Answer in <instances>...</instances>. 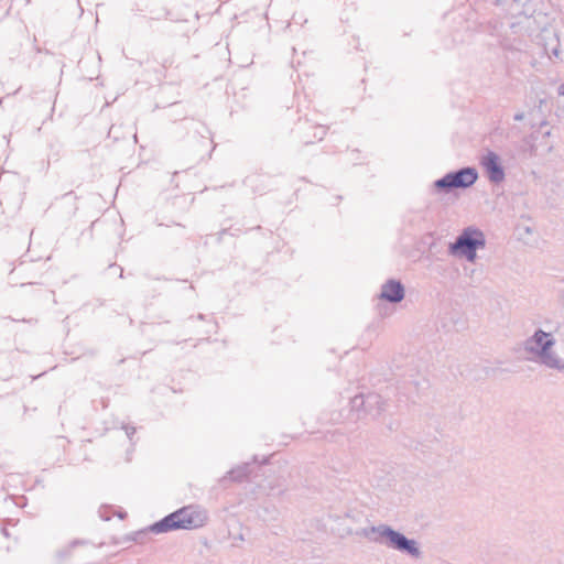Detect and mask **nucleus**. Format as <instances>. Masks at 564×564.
Segmentation results:
<instances>
[{
    "mask_svg": "<svg viewBox=\"0 0 564 564\" xmlns=\"http://www.w3.org/2000/svg\"><path fill=\"white\" fill-rule=\"evenodd\" d=\"M207 520L208 514L204 509L196 505H188L171 512L144 529L126 535L123 540L144 544L150 533L162 534L177 530H195L204 527Z\"/></svg>",
    "mask_w": 564,
    "mask_h": 564,
    "instance_id": "nucleus-1",
    "label": "nucleus"
},
{
    "mask_svg": "<svg viewBox=\"0 0 564 564\" xmlns=\"http://www.w3.org/2000/svg\"><path fill=\"white\" fill-rule=\"evenodd\" d=\"M356 534L364 536L373 543L382 544L388 549L406 554L414 560L422 557V551L419 542L414 539L408 538L391 525L384 523L371 525L362 528L357 531Z\"/></svg>",
    "mask_w": 564,
    "mask_h": 564,
    "instance_id": "nucleus-2",
    "label": "nucleus"
},
{
    "mask_svg": "<svg viewBox=\"0 0 564 564\" xmlns=\"http://www.w3.org/2000/svg\"><path fill=\"white\" fill-rule=\"evenodd\" d=\"M555 338L551 333H546L538 328L532 336L528 337L523 343V349L530 355L528 360L539 362L547 368L564 370V360H562L553 347Z\"/></svg>",
    "mask_w": 564,
    "mask_h": 564,
    "instance_id": "nucleus-3",
    "label": "nucleus"
},
{
    "mask_svg": "<svg viewBox=\"0 0 564 564\" xmlns=\"http://www.w3.org/2000/svg\"><path fill=\"white\" fill-rule=\"evenodd\" d=\"M486 246L484 232L474 226H468L462 230L454 242L448 245V252L452 256L465 258L469 262L477 259V250Z\"/></svg>",
    "mask_w": 564,
    "mask_h": 564,
    "instance_id": "nucleus-4",
    "label": "nucleus"
},
{
    "mask_svg": "<svg viewBox=\"0 0 564 564\" xmlns=\"http://www.w3.org/2000/svg\"><path fill=\"white\" fill-rule=\"evenodd\" d=\"M478 176L476 167L464 166L448 172L443 177L434 181L433 189L438 194H448L455 189H466L477 182Z\"/></svg>",
    "mask_w": 564,
    "mask_h": 564,
    "instance_id": "nucleus-5",
    "label": "nucleus"
},
{
    "mask_svg": "<svg viewBox=\"0 0 564 564\" xmlns=\"http://www.w3.org/2000/svg\"><path fill=\"white\" fill-rule=\"evenodd\" d=\"M349 403L350 410L357 413V420H377L388 406L387 401L376 392L357 394Z\"/></svg>",
    "mask_w": 564,
    "mask_h": 564,
    "instance_id": "nucleus-6",
    "label": "nucleus"
},
{
    "mask_svg": "<svg viewBox=\"0 0 564 564\" xmlns=\"http://www.w3.org/2000/svg\"><path fill=\"white\" fill-rule=\"evenodd\" d=\"M480 163L485 170L486 176L489 180V182L494 184H499L505 180V167L501 164L500 156L496 152L488 151L481 158Z\"/></svg>",
    "mask_w": 564,
    "mask_h": 564,
    "instance_id": "nucleus-7",
    "label": "nucleus"
},
{
    "mask_svg": "<svg viewBox=\"0 0 564 564\" xmlns=\"http://www.w3.org/2000/svg\"><path fill=\"white\" fill-rule=\"evenodd\" d=\"M405 296V288L400 280L389 279L381 286L379 299L391 303L398 304L403 301Z\"/></svg>",
    "mask_w": 564,
    "mask_h": 564,
    "instance_id": "nucleus-8",
    "label": "nucleus"
},
{
    "mask_svg": "<svg viewBox=\"0 0 564 564\" xmlns=\"http://www.w3.org/2000/svg\"><path fill=\"white\" fill-rule=\"evenodd\" d=\"M253 466L250 463H245L239 465L231 470L228 471L227 476H225L220 481L226 482L227 479L235 482H242L249 478L252 473Z\"/></svg>",
    "mask_w": 564,
    "mask_h": 564,
    "instance_id": "nucleus-9",
    "label": "nucleus"
},
{
    "mask_svg": "<svg viewBox=\"0 0 564 564\" xmlns=\"http://www.w3.org/2000/svg\"><path fill=\"white\" fill-rule=\"evenodd\" d=\"M89 542L84 539H74L70 541L67 545L63 546L62 549L57 550L55 553V558L59 564L65 563L67 560H69L73 555V551L77 546H84L87 545Z\"/></svg>",
    "mask_w": 564,
    "mask_h": 564,
    "instance_id": "nucleus-10",
    "label": "nucleus"
},
{
    "mask_svg": "<svg viewBox=\"0 0 564 564\" xmlns=\"http://www.w3.org/2000/svg\"><path fill=\"white\" fill-rule=\"evenodd\" d=\"M511 9L513 14L517 17L523 15L525 18H531L535 12L531 0H513Z\"/></svg>",
    "mask_w": 564,
    "mask_h": 564,
    "instance_id": "nucleus-11",
    "label": "nucleus"
},
{
    "mask_svg": "<svg viewBox=\"0 0 564 564\" xmlns=\"http://www.w3.org/2000/svg\"><path fill=\"white\" fill-rule=\"evenodd\" d=\"M535 139L534 134L530 135V140H524L521 144L520 151L525 159H531L538 155L539 145L531 140Z\"/></svg>",
    "mask_w": 564,
    "mask_h": 564,
    "instance_id": "nucleus-12",
    "label": "nucleus"
},
{
    "mask_svg": "<svg viewBox=\"0 0 564 564\" xmlns=\"http://www.w3.org/2000/svg\"><path fill=\"white\" fill-rule=\"evenodd\" d=\"M552 36H553V40H554L555 44L552 45V46H549V44H545L544 45V52L547 55L552 54L553 56L558 57L560 53H561V51H560V43H558V40H557V36H556L555 33H552Z\"/></svg>",
    "mask_w": 564,
    "mask_h": 564,
    "instance_id": "nucleus-13",
    "label": "nucleus"
},
{
    "mask_svg": "<svg viewBox=\"0 0 564 564\" xmlns=\"http://www.w3.org/2000/svg\"><path fill=\"white\" fill-rule=\"evenodd\" d=\"M547 107V100L545 98L539 99V105L534 106V108L529 112V116L532 117V120H535V112H539L544 116V108Z\"/></svg>",
    "mask_w": 564,
    "mask_h": 564,
    "instance_id": "nucleus-14",
    "label": "nucleus"
},
{
    "mask_svg": "<svg viewBox=\"0 0 564 564\" xmlns=\"http://www.w3.org/2000/svg\"><path fill=\"white\" fill-rule=\"evenodd\" d=\"M308 129L313 130V139L323 140L326 135V129L322 126H307Z\"/></svg>",
    "mask_w": 564,
    "mask_h": 564,
    "instance_id": "nucleus-15",
    "label": "nucleus"
},
{
    "mask_svg": "<svg viewBox=\"0 0 564 564\" xmlns=\"http://www.w3.org/2000/svg\"><path fill=\"white\" fill-rule=\"evenodd\" d=\"M173 64H174V58H173V56H171V57H166V58H164V59L162 61V66H163L164 68L171 67Z\"/></svg>",
    "mask_w": 564,
    "mask_h": 564,
    "instance_id": "nucleus-16",
    "label": "nucleus"
},
{
    "mask_svg": "<svg viewBox=\"0 0 564 564\" xmlns=\"http://www.w3.org/2000/svg\"><path fill=\"white\" fill-rule=\"evenodd\" d=\"M523 118H524V113H523V112H518V113H516V115H514V117H513V119H514L516 121H521V120H523Z\"/></svg>",
    "mask_w": 564,
    "mask_h": 564,
    "instance_id": "nucleus-17",
    "label": "nucleus"
},
{
    "mask_svg": "<svg viewBox=\"0 0 564 564\" xmlns=\"http://www.w3.org/2000/svg\"><path fill=\"white\" fill-rule=\"evenodd\" d=\"M557 94H558L560 96H564V84H561V85L558 86V88H557Z\"/></svg>",
    "mask_w": 564,
    "mask_h": 564,
    "instance_id": "nucleus-18",
    "label": "nucleus"
},
{
    "mask_svg": "<svg viewBox=\"0 0 564 564\" xmlns=\"http://www.w3.org/2000/svg\"><path fill=\"white\" fill-rule=\"evenodd\" d=\"M313 142H314V140H313V139H311V138H308V137H304V138H303V143H304V144H311V143H313Z\"/></svg>",
    "mask_w": 564,
    "mask_h": 564,
    "instance_id": "nucleus-19",
    "label": "nucleus"
},
{
    "mask_svg": "<svg viewBox=\"0 0 564 564\" xmlns=\"http://www.w3.org/2000/svg\"><path fill=\"white\" fill-rule=\"evenodd\" d=\"M398 426H399V424L397 422L388 425L390 431H395L398 429Z\"/></svg>",
    "mask_w": 564,
    "mask_h": 564,
    "instance_id": "nucleus-20",
    "label": "nucleus"
},
{
    "mask_svg": "<svg viewBox=\"0 0 564 564\" xmlns=\"http://www.w3.org/2000/svg\"><path fill=\"white\" fill-rule=\"evenodd\" d=\"M335 435H340L341 436L343 433L339 432V431H335V432L330 433V438L333 440Z\"/></svg>",
    "mask_w": 564,
    "mask_h": 564,
    "instance_id": "nucleus-21",
    "label": "nucleus"
},
{
    "mask_svg": "<svg viewBox=\"0 0 564 564\" xmlns=\"http://www.w3.org/2000/svg\"><path fill=\"white\" fill-rule=\"evenodd\" d=\"M72 196H73V192H68V193L64 194V195L62 196V198H64V199H65V198H69V197H72Z\"/></svg>",
    "mask_w": 564,
    "mask_h": 564,
    "instance_id": "nucleus-22",
    "label": "nucleus"
},
{
    "mask_svg": "<svg viewBox=\"0 0 564 564\" xmlns=\"http://www.w3.org/2000/svg\"><path fill=\"white\" fill-rule=\"evenodd\" d=\"M199 141L203 143L204 148H206V147H207V139H205V138H200V140H199Z\"/></svg>",
    "mask_w": 564,
    "mask_h": 564,
    "instance_id": "nucleus-23",
    "label": "nucleus"
},
{
    "mask_svg": "<svg viewBox=\"0 0 564 564\" xmlns=\"http://www.w3.org/2000/svg\"><path fill=\"white\" fill-rule=\"evenodd\" d=\"M552 149H553V145H552V144H550V145H546L545 151H546V152H550Z\"/></svg>",
    "mask_w": 564,
    "mask_h": 564,
    "instance_id": "nucleus-24",
    "label": "nucleus"
},
{
    "mask_svg": "<svg viewBox=\"0 0 564 564\" xmlns=\"http://www.w3.org/2000/svg\"><path fill=\"white\" fill-rule=\"evenodd\" d=\"M546 34H550V32L549 31H543V34H542L543 39H546Z\"/></svg>",
    "mask_w": 564,
    "mask_h": 564,
    "instance_id": "nucleus-25",
    "label": "nucleus"
},
{
    "mask_svg": "<svg viewBox=\"0 0 564 564\" xmlns=\"http://www.w3.org/2000/svg\"><path fill=\"white\" fill-rule=\"evenodd\" d=\"M549 135H550V132H549V131H546V132H544V133L542 134V138H547Z\"/></svg>",
    "mask_w": 564,
    "mask_h": 564,
    "instance_id": "nucleus-26",
    "label": "nucleus"
},
{
    "mask_svg": "<svg viewBox=\"0 0 564 564\" xmlns=\"http://www.w3.org/2000/svg\"><path fill=\"white\" fill-rule=\"evenodd\" d=\"M21 321H22V322H26V323H31L33 319H32V318H31V319L22 318Z\"/></svg>",
    "mask_w": 564,
    "mask_h": 564,
    "instance_id": "nucleus-27",
    "label": "nucleus"
},
{
    "mask_svg": "<svg viewBox=\"0 0 564 564\" xmlns=\"http://www.w3.org/2000/svg\"><path fill=\"white\" fill-rule=\"evenodd\" d=\"M101 518H102L104 520H106V521H109V519H110V517H108V516H107V517L101 516Z\"/></svg>",
    "mask_w": 564,
    "mask_h": 564,
    "instance_id": "nucleus-28",
    "label": "nucleus"
},
{
    "mask_svg": "<svg viewBox=\"0 0 564 564\" xmlns=\"http://www.w3.org/2000/svg\"><path fill=\"white\" fill-rule=\"evenodd\" d=\"M119 517H120V518L126 517V512L119 513Z\"/></svg>",
    "mask_w": 564,
    "mask_h": 564,
    "instance_id": "nucleus-29",
    "label": "nucleus"
},
{
    "mask_svg": "<svg viewBox=\"0 0 564 564\" xmlns=\"http://www.w3.org/2000/svg\"><path fill=\"white\" fill-rule=\"evenodd\" d=\"M540 124H541V126H544V124H545V121H544V120H541Z\"/></svg>",
    "mask_w": 564,
    "mask_h": 564,
    "instance_id": "nucleus-30",
    "label": "nucleus"
}]
</instances>
